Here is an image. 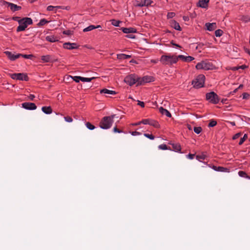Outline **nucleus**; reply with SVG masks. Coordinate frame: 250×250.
Listing matches in <instances>:
<instances>
[{
    "instance_id": "nucleus-16",
    "label": "nucleus",
    "mask_w": 250,
    "mask_h": 250,
    "mask_svg": "<svg viewBox=\"0 0 250 250\" xmlns=\"http://www.w3.org/2000/svg\"><path fill=\"white\" fill-rule=\"evenodd\" d=\"M121 30L124 33L126 34L136 33L137 32L136 29L133 27H123L121 28Z\"/></svg>"
},
{
    "instance_id": "nucleus-41",
    "label": "nucleus",
    "mask_w": 250,
    "mask_h": 250,
    "mask_svg": "<svg viewBox=\"0 0 250 250\" xmlns=\"http://www.w3.org/2000/svg\"><path fill=\"white\" fill-rule=\"evenodd\" d=\"M158 148L162 150H167V146L165 144H162L159 146Z\"/></svg>"
},
{
    "instance_id": "nucleus-29",
    "label": "nucleus",
    "mask_w": 250,
    "mask_h": 250,
    "mask_svg": "<svg viewBox=\"0 0 250 250\" xmlns=\"http://www.w3.org/2000/svg\"><path fill=\"white\" fill-rule=\"evenodd\" d=\"M41 59L44 62H48L51 61V56L50 55L42 56Z\"/></svg>"
},
{
    "instance_id": "nucleus-59",
    "label": "nucleus",
    "mask_w": 250,
    "mask_h": 250,
    "mask_svg": "<svg viewBox=\"0 0 250 250\" xmlns=\"http://www.w3.org/2000/svg\"><path fill=\"white\" fill-rule=\"evenodd\" d=\"M126 37L128 38H130V39H134L135 38V36L133 35H127L126 36Z\"/></svg>"
},
{
    "instance_id": "nucleus-1",
    "label": "nucleus",
    "mask_w": 250,
    "mask_h": 250,
    "mask_svg": "<svg viewBox=\"0 0 250 250\" xmlns=\"http://www.w3.org/2000/svg\"><path fill=\"white\" fill-rule=\"evenodd\" d=\"M178 60V56L173 55H162L160 59V62L163 65H171L176 63Z\"/></svg>"
},
{
    "instance_id": "nucleus-50",
    "label": "nucleus",
    "mask_w": 250,
    "mask_h": 250,
    "mask_svg": "<svg viewBox=\"0 0 250 250\" xmlns=\"http://www.w3.org/2000/svg\"><path fill=\"white\" fill-rule=\"evenodd\" d=\"M131 135L133 136L140 135L141 133L136 131H132L130 132Z\"/></svg>"
},
{
    "instance_id": "nucleus-21",
    "label": "nucleus",
    "mask_w": 250,
    "mask_h": 250,
    "mask_svg": "<svg viewBox=\"0 0 250 250\" xmlns=\"http://www.w3.org/2000/svg\"><path fill=\"white\" fill-rule=\"evenodd\" d=\"M171 26L176 30L181 31L182 30L179 23L175 21H171Z\"/></svg>"
},
{
    "instance_id": "nucleus-19",
    "label": "nucleus",
    "mask_w": 250,
    "mask_h": 250,
    "mask_svg": "<svg viewBox=\"0 0 250 250\" xmlns=\"http://www.w3.org/2000/svg\"><path fill=\"white\" fill-rule=\"evenodd\" d=\"M159 112L162 114L165 115L168 117H171V113L166 109L164 108L163 107H160L159 108Z\"/></svg>"
},
{
    "instance_id": "nucleus-52",
    "label": "nucleus",
    "mask_w": 250,
    "mask_h": 250,
    "mask_svg": "<svg viewBox=\"0 0 250 250\" xmlns=\"http://www.w3.org/2000/svg\"><path fill=\"white\" fill-rule=\"evenodd\" d=\"M138 105L141 106L142 107H144L145 106L144 103L140 101H138Z\"/></svg>"
},
{
    "instance_id": "nucleus-37",
    "label": "nucleus",
    "mask_w": 250,
    "mask_h": 250,
    "mask_svg": "<svg viewBox=\"0 0 250 250\" xmlns=\"http://www.w3.org/2000/svg\"><path fill=\"white\" fill-rule=\"evenodd\" d=\"M193 130L194 131L195 133H196V134H199L200 133H201V132L202 131V129L201 127L200 126H198V127H194V129H193Z\"/></svg>"
},
{
    "instance_id": "nucleus-63",
    "label": "nucleus",
    "mask_w": 250,
    "mask_h": 250,
    "mask_svg": "<svg viewBox=\"0 0 250 250\" xmlns=\"http://www.w3.org/2000/svg\"><path fill=\"white\" fill-rule=\"evenodd\" d=\"M230 124L232 125H233V126L235 125V122H230Z\"/></svg>"
},
{
    "instance_id": "nucleus-15",
    "label": "nucleus",
    "mask_w": 250,
    "mask_h": 250,
    "mask_svg": "<svg viewBox=\"0 0 250 250\" xmlns=\"http://www.w3.org/2000/svg\"><path fill=\"white\" fill-rule=\"evenodd\" d=\"M178 59H180L182 60H183L184 62H190L192 61H193L194 58L193 57L191 56H185L182 55H179L178 56Z\"/></svg>"
},
{
    "instance_id": "nucleus-56",
    "label": "nucleus",
    "mask_w": 250,
    "mask_h": 250,
    "mask_svg": "<svg viewBox=\"0 0 250 250\" xmlns=\"http://www.w3.org/2000/svg\"><path fill=\"white\" fill-rule=\"evenodd\" d=\"M35 96L34 95H33V94H30L29 96V99L31 100V101H33L34 100V99L35 98Z\"/></svg>"
},
{
    "instance_id": "nucleus-43",
    "label": "nucleus",
    "mask_w": 250,
    "mask_h": 250,
    "mask_svg": "<svg viewBox=\"0 0 250 250\" xmlns=\"http://www.w3.org/2000/svg\"><path fill=\"white\" fill-rule=\"evenodd\" d=\"M65 121L68 123H71L73 121L72 118L70 116H66L64 117Z\"/></svg>"
},
{
    "instance_id": "nucleus-12",
    "label": "nucleus",
    "mask_w": 250,
    "mask_h": 250,
    "mask_svg": "<svg viewBox=\"0 0 250 250\" xmlns=\"http://www.w3.org/2000/svg\"><path fill=\"white\" fill-rule=\"evenodd\" d=\"M63 47L66 49L71 50L78 48V46L76 43L65 42L63 44Z\"/></svg>"
},
{
    "instance_id": "nucleus-49",
    "label": "nucleus",
    "mask_w": 250,
    "mask_h": 250,
    "mask_svg": "<svg viewBox=\"0 0 250 250\" xmlns=\"http://www.w3.org/2000/svg\"><path fill=\"white\" fill-rule=\"evenodd\" d=\"M241 136V133H237L236 134H235L233 136L232 139L233 140H235L237 138H238Z\"/></svg>"
},
{
    "instance_id": "nucleus-45",
    "label": "nucleus",
    "mask_w": 250,
    "mask_h": 250,
    "mask_svg": "<svg viewBox=\"0 0 250 250\" xmlns=\"http://www.w3.org/2000/svg\"><path fill=\"white\" fill-rule=\"evenodd\" d=\"M144 0L145 2V3L146 4V6H148L150 5L153 2V1H152L151 0Z\"/></svg>"
},
{
    "instance_id": "nucleus-44",
    "label": "nucleus",
    "mask_w": 250,
    "mask_h": 250,
    "mask_svg": "<svg viewBox=\"0 0 250 250\" xmlns=\"http://www.w3.org/2000/svg\"><path fill=\"white\" fill-rule=\"evenodd\" d=\"M175 16V14L174 12H169L167 14V17L168 19H171Z\"/></svg>"
},
{
    "instance_id": "nucleus-58",
    "label": "nucleus",
    "mask_w": 250,
    "mask_h": 250,
    "mask_svg": "<svg viewBox=\"0 0 250 250\" xmlns=\"http://www.w3.org/2000/svg\"><path fill=\"white\" fill-rule=\"evenodd\" d=\"M141 124H142V121L140 122L136 123H133L132 124V125L133 126H136V125H141Z\"/></svg>"
},
{
    "instance_id": "nucleus-31",
    "label": "nucleus",
    "mask_w": 250,
    "mask_h": 250,
    "mask_svg": "<svg viewBox=\"0 0 250 250\" xmlns=\"http://www.w3.org/2000/svg\"><path fill=\"white\" fill-rule=\"evenodd\" d=\"M217 171L220 172H229V169L227 168L222 167H218Z\"/></svg>"
},
{
    "instance_id": "nucleus-28",
    "label": "nucleus",
    "mask_w": 250,
    "mask_h": 250,
    "mask_svg": "<svg viewBox=\"0 0 250 250\" xmlns=\"http://www.w3.org/2000/svg\"><path fill=\"white\" fill-rule=\"evenodd\" d=\"M146 6V4L144 0H136V6L143 7Z\"/></svg>"
},
{
    "instance_id": "nucleus-24",
    "label": "nucleus",
    "mask_w": 250,
    "mask_h": 250,
    "mask_svg": "<svg viewBox=\"0 0 250 250\" xmlns=\"http://www.w3.org/2000/svg\"><path fill=\"white\" fill-rule=\"evenodd\" d=\"M42 110L46 114H50L52 112L51 106H43L42 108Z\"/></svg>"
},
{
    "instance_id": "nucleus-3",
    "label": "nucleus",
    "mask_w": 250,
    "mask_h": 250,
    "mask_svg": "<svg viewBox=\"0 0 250 250\" xmlns=\"http://www.w3.org/2000/svg\"><path fill=\"white\" fill-rule=\"evenodd\" d=\"M115 115L111 116L104 117L100 123V126L104 129H107L111 127Z\"/></svg>"
},
{
    "instance_id": "nucleus-9",
    "label": "nucleus",
    "mask_w": 250,
    "mask_h": 250,
    "mask_svg": "<svg viewBox=\"0 0 250 250\" xmlns=\"http://www.w3.org/2000/svg\"><path fill=\"white\" fill-rule=\"evenodd\" d=\"M124 81L127 84L132 85L137 82V80L134 75H131L126 76L125 78Z\"/></svg>"
},
{
    "instance_id": "nucleus-46",
    "label": "nucleus",
    "mask_w": 250,
    "mask_h": 250,
    "mask_svg": "<svg viewBox=\"0 0 250 250\" xmlns=\"http://www.w3.org/2000/svg\"><path fill=\"white\" fill-rule=\"evenodd\" d=\"M196 159L197 160H198L199 161H201V160H204L205 156L204 155H197Z\"/></svg>"
},
{
    "instance_id": "nucleus-10",
    "label": "nucleus",
    "mask_w": 250,
    "mask_h": 250,
    "mask_svg": "<svg viewBox=\"0 0 250 250\" xmlns=\"http://www.w3.org/2000/svg\"><path fill=\"white\" fill-rule=\"evenodd\" d=\"M3 2L4 4H7L8 6L10 7L11 10L13 12L19 11L21 9V6H18L13 3L7 2L6 1H3Z\"/></svg>"
},
{
    "instance_id": "nucleus-27",
    "label": "nucleus",
    "mask_w": 250,
    "mask_h": 250,
    "mask_svg": "<svg viewBox=\"0 0 250 250\" xmlns=\"http://www.w3.org/2000/svg\"><path fill=\"white\" fill-rule=\"evenodd\" d=\"M172 146L173 149L175 152H181V147L179 144H173Z\"/></svg>"
},
{
    "instance_id": "nucleus-61",
    "label": "nucleus",
    "mask_w": 250,
    "mask_h": 250,
    "mask_svg": "<svg viewBox=\"0 0 250 250\" xmlns=\"http://www.w3.org/2000/svg\"><path fill=\"white\" fill-rule=\"evenodd\" d=\"M151 62L153 63H157L158 62V60H152L151 61Z\"/></svg>"
},
{
    "instance_id": "nucleus-22",
    "label": "nucleus",
    "mask_w": 250,
    "mask_h": 250,
    "mask_svg": "<svg viewBox=\"0 0 250 250\" xmlns=\"http://www.w3.org/2000/svg\"><path fill=\"white\" fill-rule=\"evenodd\" d=\"M239 20L246 23L250 21V17L248 15H241L239 17Z\"/></svg>"
},
{
    "instance_id": "nucleus-6",
    "label": "nucleus",
    "mask_w": 250,
    "mask_h": 250,
    "mask_svg": "<svg viewBox=\"0 0 250 250\" xmlns=\"http://www.w3.org/2000/svg\"><path fill=\"white\" fill-rule=\"evenodd\" d=\"M212 65L209 62L202 61L198 62L196 65V68L197 69L209 70L212 69Z\"/></svg>"
},
{
    "instance_id": "nucleus-53",
    "label": "nucleus",
    "mask_w": 250,
    "mask_h": 250,
    "mask_svg": "<svg viewBox=\"0 0 250 250\" xmlns=\"http://www.w3.org/2000/svg\"><path fill=\"white\" fill-rule=\"evenodd\" d=\"M22 57L25 59H30L32 57L31 55H21Z\"/></svg>"
},
{
    "instance_id": "nucleus-40",
    "label": "nucleus",
    "mask_w": 250,
    "mask_h": 250,
    "mask_svg": "<svg viewBox=\"0 0 250 250\" xmlns=\"http://www.w3.org/2000/svg\"><path fill=\"white\" fill-rule=\"evenodd\" d=\"M72 78L73 80L76 83H79L80 82V80L81 81V79L82 78V77L81 76H74L72 77Z\"/></svg>"
},
{
    "instance_id": "nucleus-2",
    "label": "nucleus",
    "mask_w": 250,
    "mask_h": 250,
    "mask_svg": "<svg viewBox=\"0 0 250 250\" xmlns=\"http://www.w3.org/2000/svg\"><path fill=\"white\" fill-rule=\"evenodd\" d=\"M19 25L17 28V32L22 31L25 30L28 25L32 24V20L30 18H23L18 21Z\"/></svg>"
},
{
    "instance_id": "nucleus-64",
    "label": "nucleus",
    "mask_w": 250,
    "mask_h": 250,
    "mask_svg": "<svg viewBox=\"0 0 250 250\" xmlns=\"http://www.w3.org/2000/svg\"><path fill=\"white\" fill-rule=\"evenodd\" d=\"M69 31H64L63 32V33L65 34H67V35H68L69 34Z\"/></svg>"
},
{
    "instance_id": "nucleus-7",
    "label": "nucleus",
    "mask_w": 250,
    "mask_h": 250,
    "mask_svg": "<svg viewBox=\"0 0 250 250\" xmlns=\"http://www.w3.org/2000/svg\"><path fill=\"white\" fill-rule=\"evenodd\" d=\"M10 76L14 80L27 81L29 79L27 75L22 73L11 74Z\"/></svg>"
},
{
    "instance_id": "nucleus-18",
    "label": "nucleus",
    "mask_w": 250,
    "mask_h": 250,
    "mask_svg": "<svg viewBox=\"0 0 250 250\" xmlns=\"http://www.w3.org/2000/svg\"><path fill=\"white\" fill-rule=\"evenodd\" d=\"M205 25L207 27V29L208 31H213L217 27L216 24L215 22L206 23Z\"/></svg>"
},
{
    "instance_id": "nucleus-48",
    "label": "nucleus",
    "mask_w": 250,
    "mask_h": 250,
    "mask_svg": "<svg viewBox=\"0 0 250 250\" xmlns=\"http://www.w3.org/2000/svg\"><path fill=\"white\" fill-rule=\"evenodd\" d=\"M57 7H55V6H52V5H49L47 7V10L49 11H53V9L55 8H56Z\"/></svg>"
},
{
    "instance_id": "nucleus-13",
    "label": "nucleus",
    "mask_w": 250,
    "mask_h": 250,
    "mask_svg": "<svg viewBox=\"0 0 250 250\" xmlns=\"http://www.w3.org/2000/svg\"><path fill=\"white\" fill-rule=\"evenodd\" d=\"M4 53L7 56L8 58L11 61H15V60L18 59L21 55V54L14 55L11 52L8 51H5Z\"/></svg>"
},
{
    "instance_id": "nucleus-57",
    "label": "nucleus",
    "mask_w": 250,
    "mask_h": 250,
    "mask_svg": "<svg viewBox=\"0 0 250 250\" xmlns=\"http://www.w3.org/2000/svg\"><path fill=\"white\" fill-rule=\"evenodd\" d=\"M12 19L15 21H17L18 22L21 20L19 17H13Z\"/></svg>"
},
{
    "instance_id": "nucleus-11",
    "label": "nucleus",
    "mask_w": 250,
    "mask_h": 250,
    "mask_svg": "<svg viewBox=\"0 0 250 250\" xmlns=\"http://www.w3.org/2000/svg\"><path fill=\"white\" fill-rule=\"evenodd\" d=\"M22 107L27 110H35L37 106L34 103L25 102L22 104Z\"/></svg>"
},
{
    "instance_id": "nucleus-26",
    "label": "nucleus",
    "mask_w": 250,
    "mask_h": 250,
    "mask_svg": "<svg viewBox=\"0 0 250 250\" xmlns=\"http://www.w3.org/2000/svg\"><path fill=\"white\" fill-rule=\"evenodd\" d=\"M117 59L119 60H125L131 58V55H126L125 54H120L117 55Z\"/></svg>"
},
{
    "instance_id": "nucleus-39",
    "label": "nucleus",
    "mask_w": 250,
    "mask_h": 250,
    "mask_svg": "<svg viewBox=\"0 0 250 250\" xmlns=\"http://www.w3.org/2000/svg\"><path fill=\"white\" fill-rule=\"evenodd\" d=\"M248 138V136L246 134H245L243 137L241 138L239 142V145H241Z\"/></svg>"
},
{
    "instance_id": "nucleus-62",
    "label": "nucleus",
    "mask_w": 250,
    "mask_h": 250,
    "mask_svg": "<svg viewBox=\"0 0 250 250\" xmlns=\"http://www.w3.org/2000/svg\"><path fill=\"white\" fill-rule=\"evenodd\" d=\"M196 16V14L195 13L194 14H191V15H190V17L191 18H194Z\"/></svg>"
},
{
    "instance_id": "nucleus-30",
    "label": "nucleus",
    "mask_w": 250,
    "mask_h": 250,
    "mask_svg": "<svg viewBox=\"0 0 250 250\" xmlns=\"http://www.w3.org/2000/svg\"><path fill=\"white\" fill-rule=\"evenodd\" d=\"M49 22V21H47L45 19H42L40 20V22L37 24V25L38 26H42Z\"/></svg>"
},
{
    "instance_id": "nucleus-20",
    "label": "nucleus",
    "mask_w": 250,
    "mask_h": 250,
    "mask_svg": "<svg viewBox=\"0 0 250 250\" xmlns=\"http://www.w3.org/2000/svg\"><path fill=\"white\" fill-rule=\"evenodd\" d=\"M208 2L209 0H199L198 6L205 8L208 6Z\"/></svg>"
},
{
    "instance_id": "nucleus-47",
    "label": "nucleus",
    "mask_w": 250,
    "mask_h": 250,
    "mask_svg": "<svg viewBox=\"0 0 250 250\" xmlns=\"http://www.w3.org/2000/svg\"><path fill=\"white\" fill-rule=\"evenodd\" d=\"M242 96H243V99H248L250 95L248 93H244L242 94Z\"/></svg>"
},
{
    "instance_id": "nucleus-35",
    "label": "nucleus",
    "mask_w": 250,
    "mask_h": 250,
    "mask_svg": "<svg viewBox=\"0 0 250 250\" xmlns=\"http://www.w3.org/2000/svg\"><path fill=\"white\" fill-rule=\"evenodd\" d=\"M85 125L87 128H88L89 130H93L95 128V126L92 125L89 122H87L85 124Z\"/></svg>"
},
{
    "instance_id": "nucleus-33",
    "label": "nucleus",
    "mask_w": 250,
    "mask_h": 250,
    "mask_svg": "<svg viewBox=\"0 0 250 250\" xmlns=\"http://www.w3.org/2000/svg\"><path fill=\"white\" fill-rule=\"evenodd\" d=\"M95 78V77H91V78H84L82 77L81 79V81L83 82H91L92 80H94Z\"/></svg>"
},
{
    "instance_id": "nucleus-25",
    "label": "nucleus",
    "mask_w": 250,
    "mask_h": 250,
    "mask_svg": "<svg viewBox=\"0 0 250 250\" xmlns=\"http://www.w3.org/2000/svg\"><path fill=\"white\" fill-rule=\"evenodd\" d=\"M45 39L48 42H57L58 41L57 37H56L54 35L47 36L46 37Z\"/></svg>"
},
{
    "instance_id": "nucleus-42",
    "label": "nucleus",
    "mask_w": 250,
    "mask_h": 250,
    "mask_svg": "<svg viewBox=\"0 0 250 250\" xmlns=\"http://www.w3.org/2000/svg\"><path fill=\"white\" fill-rule=\"evenodd\" d=\"M144 136L150 140H153L154 139V136L152 134L145 133Z\"/></svg>"
},
{
    "instance_id": "nucleus-36",
    "label": "nucleus",
    "mask_w": 250,
    "mask_h": 250,
    "mask_svg": "<svg viewBox=\"0 0 250 250\" xmlns=\"http://www.w3.org/2000/svg\"><path fill=\"white\" fill-rule=\"evenodd\" d=\"M223 33V32L222 30L218 29L215 31V35L216 37H220L222 35Z\"/></svg>"
},
{
    "instance_id": "nucleus-17",
    "label": "nucleus",
    "mask_w": 250,
    "mask_h": 250,
    "mask_svg": "<svg viewBox=\"0 0 250 250\" xmlns=\"http://www.w3.org/2000/svg\"><path fill=\"white\" fill-rule=\"evenodd\" d=\"M153 77L149 76H146L142 78V80L140 82V83L141 84H142L143 83H149L153 81Z\"/></svg>"
},
{
    "instance_id": "nucleus-51",
    "label": "nucleus",
    "mask_w": 250,
    "mask_h": 250,
    "mask_svg": "<svg viewBox=\"0 0 250 250\" xmlns=\"http://www.w3.org/2000/svg\"><path fill=\"white\" fill-rule=\"evenodd\" d=\"M113 132L115 133H121L123 131L119 129H118L116 127H114L113 128Z\"/></svg>"
},
{
    "instance_id": "nucleus-54",
    "label": "nucleus",
    "mask_w": 250,
    "mask_h": 250,
    "mask_svg": "<svg viewBox=\"0 0 250 250\" xmlns=\"http://www.w3.org/2000/svg\"><path fill=\"white\" fill-rule=\"evenodd\" d=\"M194 157V154H189L187 155V157L189 159H193Z\"/></svg>"
},
{
    "instance_id": "nucleus-38",
    "label": "nucleus",
    "mask_w": 250,
    "mask_h": 250,
    "mask_svg": "<svg viewBox=\"0 0 250 250\" xmlns=\"http://www.w3.org/2000/svg\"><path fill=\"white\" fill-rule=\"evenodd\" d=\"M217 125V122L214 120L210 121L208 125L209 127H213Z\"/></svg>"
},
{
    "instance_id": "nucleus-60",
    "label": "nucleus",
    "mask_w": 250,
    "mask_h": 250,
    "mask_svg": "<svg viewBox=\"0 0 250 250\" xmlns=\"http://www.w3.org/2000/svg\"><path fill=\"white\" fill-rule=\"evenodd\" d=\"M217 167H216V166H213L212 168L213 169H214V170L215 171H217Z\"/></svg>"
},
{
    "instance_id": "nucleus-8",
    "label": "nucleus",
    "mask_w": 250,
    "mask_h": 250,
    "mask_svg": "<svg viewBox=\"0 0 250 250\" xmlns=\"http://www.w3.org/2000/svg\"><path fill=\"white\" fill-rule=\"evenodd\" d=\"M142 123L144 125H150L153 126L156 128H159L160 125L158 122L156 121L150 119H146L142 120Z\"/></svg>"
},
{
    "instance_id": "nucleus-23",
    "label": "nucleus",
    "mask_w": 250,
    "mask_h": 250,
    "mask_svg": "<svg viewBox=\"0 0 250 250\" xmlns=\"http://www.w3.org/2000/svg\"><path fill=\"white\" fill-rule=\"evenodd\" d=\"M101 26L100 25H98L97 26H95V25H89V26L85 28L83 30V32L90 31L92 30L93 29H96V28H101Z\"/></svg>"
},
{
    "instance_id": "nucleus-5",
    "label": "nucleus",
    "mask_w": 250,
    "mask_h": 250,
    "mask_svg": "<svg viewBox=\"0 0 250 250\" xmlns=\"http://www.w3.org/2000/svg\"><path fill=\"white\" fill-rule=\"evenodd\" d=\"M206 99L210 103L213 104H218L219 99L218 95L214 92H210L206 94Z\"/></svg>"
},
{
    "instance_id": "nucleus-32",
    "label": "nucleus",
    "mask_w": 250,
    "mask_h": 250,
    "mask_svg": "<svg viewBox=\"0 0 250 250\" xmlns=\"http://www.w3.org/2000/svg\"><path fill=\"white\" fill-rule=\"evenodd\" d=\"M238 174L240 176V177H245V178H250L247 174V173L245 172V171H239L238 172Z\"/></svg>"
},
{
    "instance_id": "nucleus-34",
    "label": "nucleus",
    "mask_w": 250,
    "mask_h": 250,
    "mask_svg": "<svg viewBox=\"0 0 250 250\" xmlns=\"http://www.w3.org/2000/svg\"><path fill=\"white\" fill-rule=\"evenodd\" d=\"M111 24L116 27L119 26V24L121 22L120 21H117L116 20H112L111 21Z\"/></svg>"
},
{
    "instance_id": "nucleus-14",
    "label": "nucleus",
    "mask_w": 250,
    "mask_h": 250,
    "mask_svg": "<svg viewBox=\"0 0 250 250\" xmlns=\"http://www.w3.org/2000/svg\"><path fill=\"white\" fill-rule=\"evenodd\" d=\"M100 93L101 94H104L105 97H108L107 95H115L117 93L115 91L108 90L106 88L101 89Z\"/></svg>"
},
{
    "instance_id": "nucleus-4",
    "label": "nucleus",
    "mask_w": 250,
    "mask_h": 250,
    "mask_svg": "<svg viewBox=\"0 0 250 250\" xmlns=\"http://www.w3.org/2000/svg\"><path fill=\"white\" fill-rule=\"evenodd\" d=\"M205 80V77L203 75H199L194 80L192 84L195 88H199L204 86Z\"/></svg>"
},
{
    "instance_id": "nucleus-55",
    "label": "nucleus",
    "mask_w": 250,
    "mask_h": 250,
    "mask_svg": "<svg viewBox=\"0 0 250 250\" xmlns=\"http://www.w3.org/2000/svg\"><path fill=\"white\" fill-rule=\"evenodd\" d=\"M183 19L185 21H188L189 20V17L188 16H184L183 17Z\"/></svg>"
}]
</instances>
